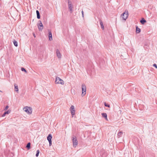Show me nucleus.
<instances>
[{"mask_svg": "<svg viewBox=\"0 0 157 157\" xmlns=\"http://www.w3.org/2000/svg\"><path fill=\"white\" fill-rule=\"evenodd\" d=\"M55 83L56 84H60L62 85L64 84V82L63 80L58 77H56Z\"/></svg>", "mask_w": 157, "mask_h": 157, "instance_id": "1", "label": "nucleus"}, {"mask_svg": "<svg viewBox=\"0 0 157 157\" xmlns=\"http://www.w3.org/2000/svg\"><path fill=\"white\" fill-rule=\"evenodd\" d=\"M82 95L84 96L86 93V87L85 84H83L82 85Z\"/></svg>", "mask_w": 157, "mask_h": 157, "instance_id": "2", "label": "nucleus"}, {"mask_svg": "<svg viewBox=\"0 0 157 157\" xmlns=\"http://www.w3.org/2000/svg\"><path fill=\"white\" fill-rule=\"evenodd\" d=\"M128 15V12L127 10H126L125 12L124 13L121 15V16L122 17V19L124 20H126L127 19Z\"/></svg>", "mask_w": 157, "mask_h": 157, "instance_id": "3", "label": "nucleus"}, {"mask_svg": "<svg viewBox=\"0 0 157 157\" xmlns=\"http://www.w3.org/2000/svg\"><path fill=\"white\" fill-rule=\"evenodd\" d=\"M72 141L73 142V145L75 147L78 144V141L76 138L75 136H73L72 138Z\"/></svg>", "mask_w": 157, "mask_h": 157, "instance_id": "4", "label": "nucleus"}, {"mask_svg": "<svg viewBox=\"0 0 157 157\" xmlns=\"http://www.w3.org/2000/svg\"><path fill=\"white\" fill-rule=\"evenodd\" d=\"M23 109L28 114H30L32 112V109Z\"/></svg>", "mask_w": 157, "mask_h": 157, "instance_id": "5", "label": "nucleus"}, {"mask_svg": "<svg viewBox=\"0 0 157 157\" xmlns=\"http://www.w3.org/2000/svg\"><path fill=\"white\" fill-rule=\"evenodd\" d=\"M56 55L58 58L59 59H60L61 58V55L59 50L58 49H56Z\"/></svg>", "mask_w": 157, "mask_h": 157, "instance_id": "6", "label": "nucleus"}, {"mask_svg": "<svg viewBox=\"0 0 157 157\" xmlns=\"http://www.w3.org/2000/svg\"><path fill=\"white\" fill-rule=\"evenodd\" d=\"M38 28L40 31H42L43 29V26L41 22L40 21H39V23L38 25Z\"/></svg>", "mask_w": 157, "mask_h": 157, "instance_id": "7", "label": "nucleus"}, {"mask_svg": "<svg viewBox=\"0 0 157 157\" xmlns=\"http://www.w3.org/2000/svg\"><path fill=\"white\" fill-rule=\"evenodd\" d=\"M68 9L70 10L71 13L72 12V5L71 3V2L69 1L68 2Z\"/></svg>", "mask_w": 157, "mask_h": 157, "instance_id": "8", "label": "nucleus"}, {"mask_svg": "<svg viewBox=\"0 0 157 157\" xmlns=\"http://www.w3.org/2000/svg\"><path fill=\"white\" fill-rule=\"evenodd\" d=\"M5 111L4 112L3 114L2 115V117H5L6 115L10 113L11 111V110L10 109H9L7 111H6V109H5Z\"/></svg>", "mask_w": 157, "mask_h": 157, "instance_id": "9", "label": "nucleus"}, {"mask_svg": "<svg viewBox=\"0 0 157 157\" xmlns=\"http://www.w3.org/2000/svg\"><path fill=\"white\" fill-rule=\"evenodd\" d=\"M48 31L49 32L48 36L49 40L51 41L52 40V33L51 31H50L49 30H48Z\"/></svg>", "mask_w": 157, "mask_h": 157, "instance_id": "10", "label": "nucleus"}, {"mask_svg": "<svg viewBox=\"0 0 157 157\" xmlns=\"http://www.w3.org/2000/svg\"><path fill=\"white\" fill-rule=\"evenodd\" d=\"M70 111L72 115V117H73V116L75 114V109H71Z\"/></svg>", "mask_w": 157, "mask_h": 157, "instance_id": "11", "label": "nucleus"}, {"mask_svg": "<svg viewBox=\"0 0 157 157\" xmlns=\"http://www.w3.org/2000/svg\"><path fill=\"white\" fill-rule=\"evenodd\" d=\"M14 85L15 87V90L17 93H18V88L17 85L16 84H14Z\"/></svg>", "mask_w": 157, "mask_h": 157, "instance_id": "12", "label": "nucleus"}, {"mask_svg": "<svg viewBox=\"0 0 157 157\" xmlns=\"http://www.w3.org/2000/svg\"><path fill=\"white\" fill-rule=\"evenodd\" d=\"M102 116V117L105 118L106 120H108V119L107 118V115L106 113H103L101 114Z\"/></svg>", "mask_w": 157, "mask_h": 157, "instance_id": "13", "label": "nucleus"}, {"mask_svg": "<svg viewBox=\"0 0 157 157\" xmlns=\"http://www.w3.org/2000/svg\"><path fill=\"white\" fill-rule=\"evenodd\" d=\"M99 22H100V25H101V29L103 30H104V25H103V22H102V21L101 20H100Z\"/></svg>", "mask_w": 157, "mask_h": 157, "instance_id": "14", "label": "nucleus"}, {"mask_svg": "<svg viewBox=\"0 0 157 157\" xmlns=\"http://www.w3.org/2000/svg\"><path fill=\"white\" fill-rule=\"evenodd\" d=\"M141 31L140 29L138 27V26H136V33H139Z\"/></svg>", "mask_w": 157, "mask_h": 157, "instance_id": "15", "label": "nucleus"}, {"mask_svg": "<svg viewBox=\"0 0 157 157\" xmlns=\"http://www.w3.org/2000/svg\"><path fill=\"white\" fill-rule=\"evenodd\" d=\"M52 135L51 134H49L47 137V140L48 141H51L52 140Z\"/></svg>", "mask_w": 157, "mask_h": 157, "instance_id": "16", "label": "nucleus"}, {"mask_svg": "<svg viewBox=\"0 0 157 157\" xmlns=\"http://www.w3.org/2000/svg\"><path fill=\"white\" fill-rule=\"evenodd\" d=\"M146 22V21L144 18H142L140 21V23L142 24H144Z\"/></svg>", "mask_w": 157, "mask_h": 157, "instance_id": "17", "label": "nucleus"}, {"mask_svg": "<svg viewBox=\"0 0 157 157\" xmlns=\"http://www.w3.org/2000/svg\"><path fill=\"white\" fill-rule=\"evenodd\" d=\"M123 134V132L121 131L119 132L117 134V137L118 138H119L120 137H121V136Z\"/></svg>", "mask_w": 157, "mask_h": 157, "instance_id": "18", "label": "nucleus"}, {"mask_svg": "<svg viewBox=\"0 0 157 157\" xmlns=\"http://www.w3.org/2000/svg\"><path fill=\"white\" fill-rule=\"evenodd\" d=\"M36 14H37V18L38 19L40 18V13H39V11L38 10H36Z\"/></svg>", "mask_w": 157, "mask_h": 157, "instance_id": "19", "label": "nucleus"}, {"mask_svg": "<svg viewBox=\"0 0 157 157\" xmlns=\"http://www.w3.org/2000/svg\"><path fill=\"white\" fill-rule=\"evenodd\" d=\"M13 43L15 46L16 47L17 46L18 44L17 41H16L15 40H14L13 41Z\"/></svg>", "mask_w": 157, "mask_h": 157, "instance_id": "20", "label": "nucleus"}, {"mask_svg": "<svg viewBox=\"0 0 157 157\" xmlns=\"http://www.w3.org/2000/svg\"><path fill=\"white\" fill-rule=\"evenodd\" d=\"M26 147L28 149H29L30 147V143H28Z\"/></svg>", "mask_w": 157, "mask_h": 157, "instance_id": "21", "label": "nucleus"}, {"mask_svg": "<svg viewBox=\"0 0 157 157\" xmlns=\"http://www.w3.org/2000/svg\"><path fill=\"white\" fill-rule=\"evenodd\" d=\"M21 70L22 71H24L26 73H27V71H26L25 69L23 67H21Z\"/></svg>", "mask_w": 157, "mask_h": 157, "instance_id": "22", "label": "nucleus"}, {"mask_svg": "<svg viewBox=\"0 0 157 157\" xmlns=\"http://www.w3.org/2000/svg\"><path fill=\"white\" fill-rule=\"evenodd\" d=\"M39 152H40V151H39V150H37V151H36V157H38L39 155Z\"/></svg>", "mask_w": 157, "mask_h": 157, "instance_id": "23", "label": "nucleus"}, {"mask_svg": "<svg viewBox=\"0 0 157 157\" xmlns=\"http://www.w3.org/2000/svg\"><path fill=\"white\" fill-rule=\"evenodd\" d=\"M104 105L105 106L107 107H109L110 106L109 105V104L106 103L105 102L104 103Z\"/></svg>", "mask_w": 157, "mask_h": 157, "instance_id": "24", "label": "nucleus"}, {"mask_svg": "<svg viewBox=\"0 0 157 157\" xmlns=\"http://www.w3.org/2000/svg\"><path fill=\"white\" fill-rule=\"evenodd\" d=\"M48 142H49V146H51L52 145V140L49 141H48Z\"/></svg>", "mask_w": 157, "mask_h": 157, "instance_id": "25", "label": "nucleus"}, {"mask_svg": "<svg viewBox=\"0 0 157 157\" xmlns=\"http://www.w3.org/2000/svg\"><path fill=\"white\" fill-rule=\"evenodd\" d=\"M153 66H154V67H155L156 68H157V66L156 65V64H154L153 65Z\"/></svg>", "mask_w": 157, "mask_h": 157, "instance_id": "26", "label": "nucleus"}, {"mask_svg": "<svg viewBox=\"0 0 157 157\" xmlns=\"http://www.w3.org/2000/svg\"><path fill=\"white\" fill-rule=\"evenodd\" d=\"M82 17H84V14H83V11L82 10Z\"/></svg>", "mask_w": 157, "mask_h": 157, "instance_id": "27", "label": "nucleus"}, {"mask_svg": "<svg viewBox=\"0 0 157 157\" xmlns=\"http://www.w3.org/2000/svg\"><path fill=\"white\" fill-rule=\"evenodd\" d=\"M135 110H134L135 112H137V111L138 110V109H134Z\"/></svg>", "mask_w": 157, "mask_h": 157, "instance_id": "28", "label": "nucleus"}, {"mask_svg": "<svg viewBox=\"0 0 157 157\" xmlns=\"http://www.w3.org/2000/svg\"><path fill=\"white\" fill-rule=\"evenodd\" d=\"M24 108H31V107H28L27 106H26Z\"/></svg>", "mask_w": 157, "mask_h": 157, "instance_id": "29", "label": "nucleus"}, {"mask_svg": "<svg viewBox=\"0 0 157 157\" xmlns=\"http://www.w3.org/2000/svg\"><path fill=\"white\" fill-rule=\"evenodd\" d=\"M33 36H34V37H36V35H35V33H33Z\"/></svg>", "mask_w": 157, "mask_h": 157, "instance_id": "30", "label": "nucleus"}, {"mask_svg": "<svg viewBox=\"0 0 157 157\" xmlns=\"http://www.w3.org/2000/svg\"><path fill=\"white\" fill-rule=\"evenodd\" d=\"M70 108H74V106L73 105H71Z\"/></svg>", "mask_w": 157, "mask_h": 157, "instance_id": "31", "label": "nucleus"}, {"mask_svg": "<svg viewBox=\"0 0 157 157\" xmlns=\"http://www.w3.org/2000/svg\"><path fill=\"white\" fill-rule=\"evenodd\" d=\"M9 108V106L8 105H7L6 106V107H5V108Z\"/></svg>", "mask_w": 157, "mask_h": 157, "instance_id": "32", "label": "nucleus"}, {"mask_svg": "<svg viewBox=\"0 0 157 157\" xmlns=\"http://www.w3.org/2000/svg\"><path fill=\"white\" fill-rule=\"evenodd\" d=\"M0 92H2V91H1V90H0Z\"/></svg>", "mask_w": 157, "mask_h": 157, "instance_id": "33", "label": "nucleus"}]
</instances>
